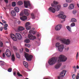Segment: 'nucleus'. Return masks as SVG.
I'll return each instance as SVG.
<instances>
[{"label": "nucleus", "instance_id": "f257e3e1", "mask_svg": "<svg viewBox=\"0 0 79 79\" xmlns=\"http://www.w3.org/2000/svg\"><path fill=\"white\" fill-rule=\"evenodd\" d=\"M56 39L57 40H60V42L65 45H69L71 43V41L69 39L61 38V37L60 36H57Z\"/></svg>", "mask_w": 79, "mask_h": 79}, {"label": "nucleus", "instance_id": "f03ea898", "mask_svg": "<svg viewBox=\"0 0 79 79\" xmlns=\"http://www.w3.org/2000/svg\"><path fill=\"white\" fill-rule=\"evenodd\" d=\"M60 8H61V6L58 5V6H56L54 8L52 7H50L48 9V10L50 12H52L53 13H55L56 11H59Z\"/></svg>", "mask_w": 79, "mask_h": 79}, {"label": "nucleus", "instance_id": "7ed1b4c3", "mask_svg": "<svg viewBox=\"0 0 79 79\" xmlns=\"http://www.w3.org/2000/svg\"><path fill=\"white\" fill-rule=\"evenodd\" d=\"M56 47L58 48L59 52H63V50L64 47V44H61L59 43H57L56 44Z\"/></svg>", "mask_w": 79, "mask_h": 79}, {"label": "nucleus", "instance_id": "20e7f679", "mask_svg": "<svg viewBox=\"0 0 79 79\" xmlns=\"http://www.w3.org/2000/svg\"><path fill=\"white\" fill-rule=\"evenodd\" d=\"M57 61V58L56 57H53L50 59L48 62V63L49 65L51 66L55 64Z\"/></svg>", "mask_w": 79, "mask_h": 79}, {"label": "nucleus", "instance_id": "39448f33", "mask_svg": "<svg viewBox=\"0 0 79 79\" xmlns=\"http://www.w3.org/2000/svg\"><path fill=\"white\" fill-rule=\"evenodd\" d=\"M59 60H58V62H64V61H66V60H67V57L63 55H60L59 57Z\"/></svg>", "mask_w": 79, "mask_h": 79}, {"label": "nucleus", "instance_id": "423d86ee", "mask_svg": "<svg viewBox=\"0 0 79 79\" xmlns=\"http://www.w3.org/2000/svg\"><path fill=\"white\" fill-rule=\"evenodd\" d=\"M24 13L23 12V11H22L20 14V16H22V17L20 18V19L21 20L23 21L27 19V17L26 16H24Z\"/></svg>", "mask_w": 79, "mask_h": 79}, {"label": "nucleus", "instance_id": "0eeeda50", "mask_svg": "<svg viewBox=\"0 0 79 79\" xmlns=\"http://www.w3.org/2000/svg\"><path fill=\"white\" fill-rule=\"evenodd\" d=\"M25 57L28 61H31L32 60L33 56L31 55H29L27 53H26L25 54Z\"/></svg>", "mask_w": 79, "mask_h": 79}, {"label": "nucleus", "instance_id": "6e6552de", "mask_svg": "<svg viewBox=\"0 0 79 79\" xmlns=\"http://www.w3.org/2000/svg\"><path fill=\"white\" fill-rule=\"evenodd\" d=\"M66 73V71L65 70H64L62 71L60 73L59 76L58 77V79H60V77H63L65 76Z\"/></svg>", "mask_w": 79, "mask_h": 79}, {"label": "nucleus", "instance_id": "1a4fd4ad", "mask_svg": "<svg viewBox=\"0 0 79 79\" xmlns=\"http://www.w3.org/2000/svg\"><path fill=\"white\" fill-rule=\"evenodd\" d=\"M58 18H61L62 19V22H63L65 21V18H66V16L64 15H63L62 14H60L58 15Z\"/></svg>", "mask_w": 79, "mask_h": 79}, {"label": "nucleus", "instance_id": "9d476101", "mask_svg": "<svg viewBox=\"0 0 79 79\" xmlns=\"http://www.w3.org/2000/svg\"><path fill=\"white\" fill-rule=\"evenodd\" d=\"M24 5L25 8H27L28 6H31V4L30 2L29 1H25L24 2Z\"/></svg>", "mask_w": 79, "mask_h": 79}, {"label": "nucleus", "instance_id": "9b49d317", "mask_svg": "<svg viewBox=\"0 0 79 79\" xmlns=\"http://www.w3.org/2000/svg\"><path fill=\"white\" fill-rule=\"evenodd\" d=\"M6 55L7 57H10V56L11 55L10 51V50H9V49H7L6 51Z\"/></svg>", "mask_w": 79, "mask_h": 79}, {"label": "nucleus", "instance_id": "f8f14e48", "mask_svg": "<svg viewBox=\"0 0 79 79\" xmlns=\"http://www.w3.org/2000/svg\"><path fill=\"white\" fill-rule=\"evenodd\" d=\"M62 27V25L61 24H59L57 25L55 28V29L56 31H60L61 29V27Z\"/></svg>", "mask_w": 79, "mask_h": 79}, {"label": "nucleus", "instance_id": "ddd939ff", "mask_svg": "<svg viewBox=\"0 0 79 79\" xmlns=\"http://www.w3.org/2000/svg\"><path fill=\"white\" fill-rule=\"evenodd\" d=\"M28 37L30 40H34V39H36L35 36H33L31 34H29L28 35Z\"/></svg>", "mask_w": 79, "mask_h": 79}, {"label": "nucleus", "instance_id": "4468645a", "mask_svg": "<svg viewBox=\"0 0 79 79\" xmlns=\"http://www.w3.org/2000/svg\"><path fill=\"white\" fill-rule=\"evenodd\" d=\"M16 37L19 40H21V39H22V36H21V35L20 34L18 33H16L15 37Z\"/></svg>", "mask_w": 79, "mask_h": 79}, {"label": "nucleus", "instance_id": "2eb2a0df", "mask_svg": "<svg viewBox=\"0 0 79 79\" xmlns=\"http://www.w3.org/2000/svg\"><path fill=\"white\" fill-rule=\"evenodd\" d=\"M24 13L25 15L28 16L29 13H30V11L27 9H25L24 10Z\"/></svg>", "mask_w": 79, "mask_h": 79}, {"label": "nucleus", "instance_id": "dca6fc26", "mask_svg": "<svg viewBox=\"0 0 79 79\" xmlns=\"http://www.w3.org/2000/svg\"><path fill=\"white\" fill-rule=\"evenodd\" d=\"M10 37L14 41H16V40H17V39H16L15 35L13 34H11L10 35Z\"/></svg>", "mask_w": 79, "mask_h": 79}, {"label": "nucleus", "instance_id": "f3484780", "mask_svg": "<svg viewBox=\"0 0 79 79\" xmlns=\"http://www.w3.org/2000/svg\"><path fill=\"white\" fill-rule=\"evenodd\" d=\"M74 8V4H71L68 7L69 10H72Z\"/></svg>", "mask_w": 79, "mask_h": 79}, {"label": "nucleus", "instance_id": "a211bd4d", "mask_svg": "<svg viewBox=\"0 0 79 79\" xmlns=\"http://www.w3.org/2000/svg\"><path fill=\"white\" fill-rule=\"evenodd\" d=\"M61 66V63H59L55 65V68L56 69H58Z\"/></svg>", "mask_w": 79, "mask_h": 79}, {"label": "nucleus", "instance_id": "6ab92c4d", "mask_svg": "<svg viewBox=\"0 0 79 79\" xmlns=\"http://www.w3.org/2000/svg\"><path fill=\"white\" fill-rule=\"evenodd\" d=\"M66 28L67 29V30L69 31V32H72V31L71 30V27L69 26H67L66 27Z\"/></svg>", "mask_w": 79, "mask_h": 79}, {"label": "nucleus", "instance_id": "aec40b11", "mask_svg": "<svg viewBox=\"0 0 79 79\" xmlns=\"http://www.w3.org/2000/svg\"><path fill=\"white\" fill-rule=\"evenodd\" d=\"M11 14L13 16H16V12H15V10H12L11 11Z\"/></svg>", "mask_w": 79, "mask_h": 79}, {"label": "nucleus", "instance_id": "412c9836", "mask_svg": "<svg viewBox=\"0 0 79 79\" xmlns=\"http://www.w3.org/2000/svg\"><path fill=\"white\" fill-rule=\"evenodd\" d=\"M24 29V28L22 27H19L18 28V31H23Z\"/></svg>", "mask_w": 79, "mask_h": 79}, {"label": "nucleus", "instance_id": "4be33fe9", "mask_svg": "<svg viewBox=\"0 0 79 79\" xmlns=\"http://www.w3.org/2000/svg\"><path fill=\"white\" fill-rule=\"evenodd\" d=\"M23 64L24 66L26 67V68H27L28 67V64H27V63L25 61H24L23 62Z\"/></svg>", "mask_w": 79, "mask_h": 79}, {"label": "nucleus", "instance_id": "5701e85b", "mask_svg": "<svg viewBox=\"0 0 79 79\" xmlns=\"http://www.w3.org/2000/svg\"><path fill=\"white\" fill-rule=\"evenodd\" d=\"M14 10L15 11L17 12V13H18V12L19 11V9L18 7H15L14 8Z\"/></svg>", "mask_w": 79, "mask_h": 79}, {"label": "nucleus", "instance_id": "b1692460", "mask_svg": "<svg viewBox=\"0 0 79 79\" xmlns=\"http://www.w3.org/2000/svg\"><path fill=\"white\" fill-rule=\"evenodd\" d=\"M5 64V63L4 61L2 60H0V66H3Z\"/></svg>", "mask_w": 79, "mask_h": 79}, {"label": "nucleus", "instance_id": "393cba45", "mask_svg": "<svg viewBox=\"0 0 79 79\" xmlns=\"http://www.w3.org/2000/svg\"><path fill=\"white\" fill-rule=\"evenodd\" d=\"M29 33H30V34H33V35H34V34H35V32L33 30H31L29 31Z\"/></svg>", "mask_w": 79, "mask_h": 79}, {"label": "nucleus", "instance_id": "a878e982", "mask_svg": "<svg viewBox=\"0 0 79 79\" xmlns=\"http://www.w3.org/2000/svg\"><path fill=\"white\" fill-rule=\"evenodd\" d=\"M15 54L16 55L17 58L19 59V58H20V55H19V54L18 52H15Z\"/></svg>", "mask_w": 79, "mask_h": 79}, {"label": "nucleus", "instance_id": "bb28decb", "mask_svg": "<svg viewBox=\"0 0 79 79\" xmlns=\"http://www.w3.org/2000/svg\"><path fill=\"white\" fill-rule=\"evenodd\" d=\"M71 21L73 23H76L77 22V20L75 18H73L71 19Z\"/></svg>", "mask_w": 79, "mask_h": 79}, {"label": "nucleus", "instance_id": "cd10ccee", "mask_svg": "<svg viewBox=\"0 0 79 79\" xmlns=\"http://www.w3.org/2000/svg\"><path fill=\"white\" fill-rule=\"evenodd\" d=\"M11 60L12 61H15V55H14V54H13V55H12Z\"/></svg>", "mask_w": 79, "mask_h": 79}, {"label": "nucleus", "instance_id": "c85d7f7f", "mask_svg": "<svg viewBox=\"0 0 79 79\" xmlns=\"http://www.w3.org/2000/svg\"><path fill=\"white\" fill-rule=\"evenodd\" d=\"M31 17L32 19H35V15L34 14H31Z\"/></svg>", "mask_w": 79, "mask_h": 79}, {"label": "nucleus", "instance_id": "c756f323", "mask_svg": "<svg viewBox=\"0 0 79 79\" xmlns=\"http://www.w3.org/2000/svg\"><path fill=\"white\" fill-rule=\"evenodd\" d=\"M25 42H26V43H29V42H30V40L29 39H27L25 40Z\"/></svg>", "mask_w": 79, "mask_h": 79}, {"label": "nucleus", "instance_id": "7c9ffc66", "mask_svg": "<svg viewBox=\"0 0 79 79\" xmlns=\"http://www.w3.org/2000/svg\"><path fill=\"white\" fill-rule=\"evenodd\" d=\"M13 48L15 51V53H16V51H18V49H17V47H16L14 46L13 47Z\"/></svg>", "mask_w": 79, "mask_h": 79}, {"label": "nucleus", "instance_id": "2f4dec72", "mask_svg": "<svg viewBox=\"0 0 79 79\" xmlns=\"http://www.w3.org/2000/svg\"><path fill=\"white\" fill-rule=\"evenodd\" d=\"M23 3L22 2L19 1L18 4L19 5H23Z\"/></svg>", "mask_w": 79, "mask_h": 79}, {"label": "nucleus", "instance_id": "473e14b6", "mask_svg": "<svg viewBox=\"0 0 79 79\" xmlns=\"http://www.w3.org/2000/svg\"><path fill=\"white\" fill-rule=\"evenodd\" d=\"M65 1L67 3H71L73 0H65Z\"/></svg>", "mask_w": 79, "mask_h": 79}, {"label": "nucleus", "instance_id": "72a5a7b5", "mask_svg": "<svg viewBox=\"0 0 79 79\" xmlns=\"http://www.w3.org/2000/svg\"><path fill=\"white\" fill-rule=\"evenodd\" d=\"M29 25H30V23L29 22H27L26 23L25 27H27L28 26H29Z\"/></svg>", "mask_w": 79, "mask_h": 79}, {"label": "nucleus", "instance_id": "f704fd0d", "mask_svg": "<svg viewBox=\"0 0 79 79\" xmlns=\"http://www.w3.org/2000/svg\"><path fill=\"white\" fill-rule=\"evenodd\" d=\"M3 42L2 41L0 42V47H3Z\"/></svg>", "mask_w": 79, "mask_h": 79}, {"label": "nucleus", "instance_id": "c9c22d12", "mask_svg": "<svg viewBox=\"0 0 79 79\" xmlns=\"http://www.w3.org/2000/svg\"><path fill=\"white\" fill-rule=\"evenodd\" d=\"M12 6H16V2H13L12 3Z\"/></svg>", "mask_w": 79, "mask_h": 79}, {"label": "nucleus", "instance_id": "e433bc0d", "mask_svg": "<svg viewBox=\"0 0 79 79\" xmlns=\"http://www.w3.org/2000/svg\"><path fill=\"white\" fill-rule=\"evenodd\" d=\"M25 45L26 47H27L28 48H29L31 47V45L30 44H25Z\"/></svg>", "mask_w": 79, "mask_h": 79}, {"label": "nucleus", "instance_id": "4c0bfd02", "mask_svg": "<svg viewBox=\"0 0 79 79\" xmlns=\"http://www.w3.org/2000/svg\"><path fill=\"white\" fill-rule=\"evenodd\" d=\"M70 26H71V27H74V26H75V23H72L70 25Z\"/></svg>", "mask_w": 79, "mask_h": 79}, {"label": "nucleus", "instance_id": "58836bf2", "mask_svg": "<svg viewBox=\"0 0 79 79\" xmlns=\"http://www.w3.org/2000/svg\"><path fill=\"white\" fill-rule=\"evenodd\" d=\"M26 27V29L27 30H30V29H31V27L30 26H27Z\"/></svg>", "mask_w": 79, "mask_h": 79}, {"label": "nucleus", "instance_id": "ea45409f", "mask_svg": "<svg viewBox=\"0 0 79 79\" xmlns=\"http://www.w3.org/2000/svg\"><path fill=\"white\" fill-rule=\"evenodd\" d=\"M73 13L74 15H75V14H76V13H77V11L76 10H74L73 11Z\"/></svg>", "mask_w": 79, "mask_h": 79}, {"label": "nucleus", "instance_id": "a19ab883", "mask_svg": "<svg viewBox=\"0 0 79 79\" xmlns=\"http://www.w3.org/2000/svg\"><path fill=\"white\" fill-rule=\"evenodd\" d=\"M67 6H68V4L67 3L64 4L63 5V7H67Z\"/></svg>", "mask_w": 79, "mask_h": 79}, {"label": "nucleus", "instance_id": "79ce46f5", "mask_svg": "<svg viewBox=\"0 0 79 79\" xmlns=\"http://www.w3.org/2000/svg\"><path fill=\"white\" fill-rule=\"evenodd\" d=\"M53 3L55 5H57L58 3L56 1H54Z\"/></svg>", "mask_w": 79, "mask_h": 79}, {"label": "nucleus", "instance_id": "37998d69", "mask_svg": "<svg viewBox=\"0 0 79 79\" xmlns=\"http://www.w3.org/2000/svg\"><path fill=\"white\" fill-rule=\"evenodd\" d=\"M76 77V76H75V74H73L72 76V78L73 79H75Z\"/></svg>", "mask_w": 79, "mask_h": 79}, {"label": "nucleus", "instance_id": "c03bdc74", "mask_svg": "<svg viewBox=\"0 0 79 79\" xmlns=\"http://www.w3.org/2000/svg\"><path fill=\"white\" fill-rule=\"evenodd\" d=\"M17 75L19 76H23V75L21 74L19 72L17 73Z\"/></svg>", "mask_w": 79, "mask_h": 79}, {"label": "nucleus", "instance_id": "a18cd8bd", "mask_svg": "<svg viewBox=\"0 0 79 79\" xmlns=\"http://www.w3.org/2000/svg\"><path fill=\"white\" fill-rule=\"evenodd\" d=\"M51 6L52 7H54V6H55H55H55V4L53 3H52L51 4Z\"/></svg>", "mask_w": 79, "mask_h": 79}, {"label": "nucleus", "instance_id": "49530a36", "mask_svg": "<svg viewBox=\"0 0 79 79\" xmlns=\"http://www.w3.org/2000/svg\"><path fill=\"white\" fill-rule=\"evenodd\" d=\"M2 23H4V24L6 23V21H5L3 20H2Z\"/></svg>", "mask_w": 79, "mask_h": 79}, {"label": "nucleus", "instance_id": "de8ad7c7", "mask_svg": "<svg viewBox=\"0 0 79 79\" xmlns=\"http://www.w3.org/2000/svg\"><path fill=\"white\" fill-rule=\"evenodd\" d=\"M25 50L26 52H29V50L28 49H27V48H25Z\"/></svg>", "mask_w": 79, "mask_h": 79}, {"label": "nucleus", "instance_id": "09e8293b", "mask_svg": "<svg viewBox=\"0 0 79 79\" xmlns=\"http://www.w3.org/2000/svg\"><path fill=\"white\" fill-rule=\"evenodd\" d=\"M6 6L8 8H10V6H11V5L10 4H9L8 5H7Z\"/></svg>", "mask_w": 79, "mask_h": 79}, {"label": "nucleus", "instance_id": "8fccbe9b", "mask_svg": "<svg viewBox=\"0 0 79 79\" xmlns=\"http://www.w3.org/2000/svg\"><path fill=\"white\" fill-rule=\"evenodd\" d=\"M2 57L3 58H5V53H3L2 55Z\"/></svg>", "mask_w": 79, "mask_h": 79}, {"label": "nucleus", "instance_id": "3c124183", "mask_svg": "<svg viewBox=\"0 0 79 79\" xmlns=\"http://www.w3.org/2000/svg\"><path fill=\"white\" fill-rule=\"evenodd\" d=\"M8 24H5V25H4V26L5 27H8Z\"/></svg>", "mask_w": 79, "mask_h": 79}, {"label": "nucleus", "instance_id": "603ef678", "mask_svg": "<svg viewBox=\"0 0 79 79\" xmlns=\"http://www.w3.org/2000/svg\"><path fill=\"white\" fill-rule=\"evenodd\" d=\"M4 1L6 3H8V0H4Z\"/></svg>", "mask_w": 79, "mask_h": 79}, {"label": "nucleus", "instance_id": "864d4df0", "mask_svg": "<svg viewBox=\"0 0 79 79\" xmlns=\"http://www.w3.org/2000/svg\"><path fill=\"white\" fill-rule=\"evenodd\" d=\"M78 57V52H77V53L76 55V56L77 60V59Z\"/></svg>", "mask_w": 79, "mask_h": 79}, {"label": "nucleus", "instance_id": "5fc2aeb1", "mask_svg": "<svg viewBox=\"0 0 79 79\" xmlns=\"http://www.w3.org/2000/svg\"><path fill=\"white\" fill-rule=\"evenodd\" d=\"M65 49L66 50V51H68L69 50V48H65Z\"/></svg>", "mask_w": 79, "mask_h": 79}, {"label": "nucleus", "instance_id": "6e6d98bb", "mask_svg": "<svg viewBox=\"0 0 79 79\" xmlns=\"http://www.w3.org/2000/svg\"><path fill=\"white\" fill-rule=\"evenodd\" d=\"M7 71L8 72H11V71H12V69H8Z\"/></svg>", "mask_w": 79, "mask_h": 79}, {"label": "nucleus", "instance_id": "4d7b16f0", "mask_svg": "<svg viewBox=\"0 0 79 79\" xmlns=\"http://www.w3.org/2000/svg\"><path fill=\"white\" fill-rule=\"evenodd\" d=\"M2 30H3V28L2 27H1V28H0V31H2Z\"/></svg>", "mask_w": 79, "mask_h": 79}, {"label": "nucleus", "instance_id": "13d9d810", "mask_svg": "<svg viewBox=\"0 0 79 79\" xmlns=\"http://www.w3.org/2000/svg\"><path fill=\"white\" fill-rule=\"evenodd\" d=\"M79 75L78 76V77H77V75L76 77V79H79Z\"/></svg>", "mask_w": 79, "mask_h": 79}, {"label": "nucleus", "instance_id": "bf43d9fd", "mask_svg": "<svg viewBox=\"0 0 79 79\" xmlns=\"http://www.w3.org/2000/svg\"><path fill=\"white\" fill-rule=\"evenodd\" d=\"M4 28L5 30H7V27H4Z\"/></svg>", "mask_w": 79, "mask_h": 79}, {"label": "nucleus", "instance_id": "052dcab7", "mask_svg": "<svg viewBox=\"0 0 79 79\" xmlns=\"http://www.w3.org/2000/svg\"><path fill=\"white\" fill-rule=\"evenodd\" d=\"M21 34H25V32L24 31L22 32H21Z\"/></svg>", "mask_w": 79, "mask_h": 79}, {"label": "nucleus", "instance_id": "680f3d73", "mask_svg": "<svg viewBox=\"0 0 79 79\" xmlns=\"http://www.w3.org/2000/svg\"><path fill=\"white\" fill-rule=\"evenodd\" d=\"M73 69H76V66H74L73 67Z\"/></svg>", "mask_w": 79, "mask_h": 79}, {"label": "nucleus", "instance_id": "e2e57ef3", "mask_svg": "<svg viewBox=\"0 0 79 79\" xmlns=\"http://www.w3.org/2000/svg\"><path fill=\"white\" fill-rule=\"evenodd\" d=\"M20 23H21V22H20V21H19V20L18 22V24H20Z\"/></svg>", "mask_w": 79, "mask_h": 79}, {"label": "nucleus", "instance_id": "0e129e2a", "mask_svg": "<svg viewBox=\"0 0 79 79\" xmlns=\"http://www.w3.org/2000/svg\"><path fill=\"white\" fill-rule=\"evenodd\" d=\"M14 75L15 76V75H16V72H14Z\"/></svg>", "mask_w": 79, "mask_h": 79}, {"label": "nucleus", "instance_id": "69168bd1", "mask_svg": "<svg viewBox=\"0 0 79 79\" xmlns=\"http://www.w3.org/2000/svg\"><path fill=\"white\" fill-rule=\"evenodd\" d=\"M77 69H79V67L78 66H77Z\"/></svg>", "mask_w": 79, "mask_h": 79}, {"label": "nucleus", "instance_id": "338daca9", "mask_svg": "<svg viewBox=\"0 0 79 79\" xmlns=\"http://www.w3.org/2000/svg\"><path fill=\"white\" fill-rule=\"evenodd\" d=\"M39 36H40V35H39V34H38L37 35V37H39Z\"/></svg>", "mask_w": 79, "mask_h": 79}, {"label": "nucleus", "instance_id": "774afa93", "mask_svg": "<svg viewBox=\"0 0 79 79\" xmlns=\"http://www.w3.org/2000/svg\"><path fill=\"white\" fill-rule=\"evenodd\" d=\"M77 6L79 8V4H77Z\"/></svg>", "mask_w": 79, "mask_h": 79}]
</instances>
